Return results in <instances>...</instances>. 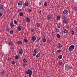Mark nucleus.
I'll use <instances>...</instances> for the list:
<instances>
[{
	"label": "nucleus",
	"mask_w": 77,
	"mask_h": 77,
	"mask_svg": "<svg viewBox=\"0 0 77 77\" xmlns=\"http://www.w3.org/2000/svg\"><path fill=\"white\" fill-rule=\"evenodd\" d=\"M7 31L8 32H9V31H10V29L9 28H8L7 29Z\"/></svg>",
	"instance_id": "nucleus-44"
},
{
	"label": "nucleus",
	"mask_w": 77,
	"mask_h": 77,
	"mask_svg": "<svg viewBox=\"0 0 77 77\" xmlns=\"http://www.w3.org/2000/svg\"><path fill=\"white\" fill-rule=\"evenodd\" d=\"M15 59H19V57L18 56V55H16L15 56Z\"/></svg>",
	"instance_id": "nucleus-24"
},
{
	"label": "nucleus",
	"mask_w": 77,
	"mask_h": 77,
	"mask_svg": "<svg viewBox=\"0 0 77 77\" xmlns=\"http://www.w3.org/2000/svg\"><path fill=\"white\" fill-rule=\"evenodd\" d=\"M58 63L60 65H62V63L61 61L59 62Z\"/></svg>",
	"instance_id": "nucleus-31"
},
{
	"label": "nucleus",
	"mask_w": 77,
	"mask_h": 77,
	"mask_svg": "<svg viewBox=\"0 0 77 77\" xmlns=\"http://www.w3.org/2000/svg\"><path fill=\"white\" fill-rule=\"evenodd\" d=\"M19 77H22V76H20Z\"/></svg>",
	"instance_id": "nucleus-60"
},
{
	"label": "nucleus",
	"mask_w": 77,
	"mask_h": 77,
	"mask_svg": "<svg viewBox=\"0 0 77 77\" xmlns=\"http://www.w3.org/2000/svg\"><path fill=\"white\" fill-rule=\"evenodd\" d=\"M60 19V17L59 16H58L57 17V20H59Z\"/></svg>",
	"instance_id": "nucleus-23"
},
{
	"label": "nucleus",
	"mask_w": 77,
	"mask_h": 77,
	"mask_svg": "<svg viewBox=\"0 0 77 77\" xmlns=\"http://www.w3.org/2000/svg\"><path fill=\"white\" fill-rule=\"evenodd\" d=\"M68 32V30L66 29H64V33H66Z\"/></svg>",
	"instance_id": "nucleus-26"
},
{
	"label": "nucleus",
	"mask_w": 77,
	"mask_h": 77,
	"mask_svg": "<svg viewBox=\"0 0 77 77\" xmlns=\"http://www.w3.org/2000/svg\"><path fill=\"white\" fill-rule=\"evenodd\" d=\"M8 61H10V60H11V59L9 60V58H8Z\"/></svg>",
	"instance_id": "nucleus-51"
},
{
	"label": "nucleus",
	"mask_w": 77,
	"mask_h": 77,
	"mask_svg": "<svg viewBox=\"0 0 77 77\" xmlns=\"http://www.w3.org/2000/svg\"><path fill=\"white\" fill-rule=\"evenodd\" d=\"M25 6H28V3L27 2H25Z\"/></svg>",
	"instance_id": "nucleus-40"
},
{
	"label": "nucleus",
	"mask_w": 77,
	"mask_h": 77,
	"mask_svg": "<svg viewBox=\"0 0 77 77\" xmlns=\"http://www.w3.org/2000/svg\"><path fill=\"white\" fill-rule=\"evenodd\" d=\"M28 11H29V12H31V11H32V9L29 8V9Z\"/></svg>",
	"instance_id": "nucleus-45"
},
{
	"label": "nucleus",
	"mask_w": 77,
	"mask_h": 77,
	"mask_svg": "<svg viewBox=\"0 0 77 77\" xmlns=\"http://www.w3.org/2000/svg\"><path fill=\"white\" fill-rule=\"evenodd\" d=\"M22 11V10L21 9H19V8H18V12H21V11Z\"/></svg>",
	"instance_id": "nucleus-33"
},
{
	"label": "nucleus",
	"mask_w": 77,
	"mask_h": 77,
	"mask_svg": "<svg viewBox=\"0 0 77 77\" xmlns=\"http://www.w3.org/2000/svg\"><path fill=\"white\" fill-rule=\"evenodd\" d=\"M42 41L43 42H46V39L45 38H44L42 39Z\"/></svg>",
	"instance_id": "nucleus-36"
},
{
	"label": "nucleus",
	"mask_w": 77,
	"mask_h": 77,
	"mask_svg": "<svg viewBox=\"0 0 77 77\" xmlns=\"http://www.w3.org/2000/svg\"><path fill=\"white\" fill-rule=\"evenodd\" d=\"M38 54L39 55H40V54H41V53H40V52H39L38 53Z\"/></svg>",
	"instance_id": "nucleus-56"
},
{
	"label": "nucleus",
	"mask_w": 77,
	"mask_h": 77,
	"mask_svg": "<svg viewBox=\"0 0 77 77\" xmlns=\"http://www.w3.org/2000/svg\"><path fill=\"white\" fill-rule=\"evenodd\" d=\"M74 49V46L73 45H72L69 48V51H72Z\"/></svg>",
	"instance_id": "nucleus-2"
},
{
	"label": "nucleus",
	"mask_w": 77,
	"mask_h": 77,
	"mask_svg": "<svg viewBox=\"0 0 77 77\" xmlns=\"http://www.w3.org/2000/svg\"><path fill=\"white\" fill-rule=\"evenodd\" d=\"M22 4H23V2L21 1H19L18 2V6H21V5H22Z\"/></svg>",
	"instance_id": "nucleus-10"
},
{
	"label": "nucleus",
	"mask_w": 77,
	"mask_h": 77,
	"mask_svg": "<svg viewBox=\"0 0 77 77\" xmlns=\"http://www.w3.org/2000/svg\"><path fill=\"white\" fill-rule=\"evenodd\" d=\"M17 43L18 44L20 45V44H22V42H21V41H17Z\"/></svg>",
	"instance_id": "nucleus-15"
},
{
	"label": "nucleus",
	"mask_w": 77,
	"mask_h": 77,
	"mask_svg": "<svg viewBox=\"0 0 77 77\" xmlns=\"http://www.w3.org/2000/svg\"><path fill=\"white\" fill-rule=\"evenodd\" d=\"M10 25L11 27H14V23H13V22H11Z\"/></svg>",
	"instance_id": "nucleus-17"
},
{
	"label": "nucleus",
	"mask_w": 77,
	"mask_h": 77,
	"mask_svg": "<svg viewBox=\"0 0 77 77\" xmlns=\"http://www.w3.org/2000/svg\"><path fill=\"white\" fill-rule=\"evenodd\" d=\"M57 38H60V35L59 34H57Z\"/></svg>",
	"instance_id": "nucleus-25"
},
{
	"label": "nucleus",
	"mask_w": 77,
	"mask_h": 77,
	"mask_svg": "<svg viewBox=\"0 0 77 77\" xmlns=\"http://www.w3.org/2000/svg\"><path fill=\"white\" fill-rule=\"evenodd\" d=\"M64 24H66L67 23V20L66 19H64L63 21Z\"/></svg>",
	"instance_id": "nucleus-18"
},
{
	"label": "nucleus",
	"mask_w": 77,
	"mask_h": 77,
	"mask_svg": "<svg viewBox=\"0 0 77 77\" xmlns=\"http://www.w3.org/2000/svg\"><path fill=\"white\" fill-rule=\"evenodd\" d=\"M69 65L68 64H67L66 66V68L67 70H68L69 69L68 68L69 67Z\"/></svg>",
	"instance_id": "nucleus-16"
},
{
	"label": "nucleus",
	"mask_w": 77,
	"mask_h": 77,
	"mask_svg": "<svg viewBox=\"0 0 77 77\" xmlns=\"http://www.w3.org/2000/svg\"><path fill=\"white\" fill-rule=\"evenodd\" d=\"M36 56V54L33 53V56Z\"/></svg>",
	"instance_id": "nucleus-49"
},
{
	"label": "nucleus",
	"mask_w": 77,
	"mask_h": 77,
	"mask_svg": "<svg viewBox=\"0 0 77 77\" xmlns=\"http://www.w3.org/2000/svg\"><path fill=\"white\" fill-rule=\"evenodd\" d=\"M19 53L20 54H22L23 53V49H20L19 51Z\"/></svg>",
	"instance_id": "nucleus-4"
},
{
	"label": "nucleus",
	"mask_w": 77,
	"mask_h": 77,
	"mask_svg": "<svg viewBox=\"0 0 77 77\" xmlns=\"http://www.w3.org/2000/svg\"><path fill=\"white\" fill-rule=\"evenodd\" d=\"M41 39V37L40 36H38L37 38V42H39Z\"/></svg>",
	"instance_id": "nucleus-9"
},
{
	"label": "nucleus",
	"mask_w": 77,
	"mask_h": 77,
	"mask_svg": "<svg viewBox=\"0 0 77 77\" xmlns=\"http://www.w3.org/2000/svg\"><path fill=\"white\" fill-rule=\"evenodd\" d=\"M74 10L75 11H77V7H74Z\"/></svg>",
	"instance_id": "nucleus-27"
},
{
	"label": "nucleus",
	"mask_w": 77,
	"mask_h": 77,
	"mask_svg": "<svg viewBox=\"0 0 77 77\" xmlns=\"http://www.w3.org/2000/svg\"><path fill=\"white\" fill-rule=\"evenodd\" d=\"M38 5H39V6H41V5H42V3H41V2H39Z\"/></svg>",
	"instance_id": "nucleus-42"
},
{
	"label": "nucleus",
	"mask_w": 77,
	"mask_h": 77,
	"mask_svg": "<svg viewBox=\"0 0 77 77\" xmlns=\"http://www.w3.org/2000/svg\"><path fill=\"white\" fill-rule=\"evenodd\" d=\"M48 5V4H47V3L45 2L44 3V6H47Z\"/></svg>",
	"instance_id": "nucleus-32"
},
{
	"label": "nucleus",
	"mask_w": 77,
	"mask_h": 77,
	"mask_svg": "<svg viewBox=\"0 0 77 77\" xmlns=\"http://www.w3.org/2000/svg\"><path fill=\"white\" fill-rule=\"evenodd\" d=\"M8 44L10 45H13V43L11 42H9Z\"/></svg>",
	"instance_id": "nucleus-19"
},
{
	"label": "nucleus",
	"mask_w": 77,
	"mask_h": 77,
	"mask_svg": "<svg viewBox=\"0 0 77 77\" xmlns=\"http://www.w3.org/2000/svg\"><path fill=\"white\" fill-rule=\"evenodd\" d=\"M57 32H59V29L57 28L56 29Z\"/></svg>",
	"instance_id": "nucleus-46"
},
{
	"label": "nucleus",
	"mask_w": 77,
	"mask_h": 77,
	"mask_svg": "<svg viewBox=\"0 0 77 77\" xmlns=\"http://www.w3.org/2000/svg\"><path fill=\"white\" fill-rule=\"evenodd\" d=\"M64 18H65V17H64V16L62 17V18H63V19H64Z\"/></svg>",
	"instance_id": "nucleus-53"
},
{
	"label": "nucleus",
	"mask_w": 77,
	"mask_h": 77,
	"mask_svg": "<svg viewBox=\"0 0 77 77\" xmlns=\"http://www.w3.org/2000/svg\"><path fill=\"white\" fill-rule=\"evenodd\" d=\"M69 68L70 69H72V67H71V66L69 67Z\"/></svg>",
	"instance_id": "nucleus-50"
},
{
	"label": "nucleus",
	"mask_w": 77,
	"mask_h": 77,
	"mask_svg": "<svg viewBox=\"0 0 77 77\" xmlns=\"http://www.w3.org/2000/svg\"><path fill=\"white\" fill-rule=\"evenodd\" d=\"M36 47H38L39 46L38 45H36Z\"/></svg>",
	"instance_id": "nucleus-54"
},
{
	"label": "nucleus",
	"mask_w": 77,
	"mask_h": 77,
	"mask_svg": "<svg viewBox=\"0 0 77 77\" xmlns=\"http://www.w3.org/2000/svg\"><path fill=\"white\" fill-rule=\"evenodd\" d=\"M71 33L72 35H74V32L73 29H71Z\"/></svg>",
	"instance_id": "nucleus-22"
},
{
	"label": "nucleus",
	"mask_w": 77,
	"mask_h": 77,
	"mask_svg": "<svg viewBox=\"0 0 77 77\" xmlns=\"http://www.w3.org/2000/svg\"><path fill=\"white\" fill-rule=\"evenodd\" d=\"M2 15H3V14L2 12H0V17H2Z\"/></svg>",
	"instance_id": "nucleus-43"
},
{
	"label": "nucleus",
	"mask_w": 77,
	"mask_h": 77,
	"mask_svg": "<svg viewBox=\"0 0 77 77\" xmlns=\"http://www.w3.org/2000/svg\"><path fill=\"white\" fill-rule=\"evenodd\" d=\"M23 66L24 67H25L27 66V64L26 63H23Z\"/></svg>",
	"instance_id": "nucleus-41"
},
{
	"label": "nucleus",
	"mask_w": 77,
	"mask_h": 77,
	"mask_svg": "<svg viewBox=\"0 0 77 77\" xmlns=\"http://www.w3.org/2000/svg\"><path fill=\"white\" fill-rule=\"evenodd\" d=\"M17 30L19 31H20L21 30V27L20 26H18L17 27Z\"/></svg>",
	"instance_id": "nucleus-21"
},
{
	"label": "nucleus",
	"mask_w": 77,
	"mask_h": 77,
	"mask_svg": "<svg viewBox=\"0 0 77 77\" xmlns=\"http://www.w3.org/2000/svg\"><path fill=\"white\" fill-rule=\"evenodd\" d=\"M67 12V11L66 10H64L63 12V13H64V14H66Z\"/></svg>",
	"instance_id": "nucleus-37"
},
{
	"label": "nucleus",
	"mask_w": 77,
	"mask_h": 77,
	"mask_svg": "<svg viewBox=\"0 0 77 77\" xmlns=\"http://www.w3.org/2000/svg\"><path fill=\"white\" fill-rule=\"evenodd\" d=\"M47 20H50V19L51 18V16L49 14V15H48L47 16Z\"/></svg>",
	"instance_id": "nucleus-8"
},
{
	"label": "nucleus",
	"mask_w": 77,
	"mask_h": 77,
	"mask_svg": "<svg viewBox=\"0 0 77 77\" xmlns=\"http://www.w3.org/2000/svg\"><path fill=\"white\" fill-rule=\"evenodd\" d=\"M31 31L32 32H35V30H34L33 29H31Z\"/></svg>",
	"instance_id": "nucleus-48"
},
{
	"label": "nucleus",
	"mask_w": 77,
	"mask_h": 77,
	"mask_svg": "<svg viewBox=\"0 0 77 77\" xmlns=\"http://www.w3.org/2000/svg\"><path fill=\"white\" fill-rule=\"evenodd\" d=\"M23 63H27V60H26V59L25 58H24L23 60Z\"/></svg>",
	"instance_id": "nucleus-14"
},
{
	"label": "nucleus",
	"mask_w": 77,
	"mask_h": 77,
	"mask_svg": "<svg viewBox=\"0 0 77 77\" xmlns=\"http://www.w3.org/2000/svg\"><path fill=\"white\" fill-rule=\"evenodd\" d=\"M2 66H1V65L0 64V68H1V67Z\"/></svg>",
	"instance_id": "nucleus-58"
},
{
	"label": "nucleus",
	"mask_w": 77,
	"mask_h": 77,
	"mask_svg": "<svg viewBox=\"0 0 77 77\" xmlns=\"http://www.w3.org/2000/svg\"><path fill=\"white\" fill-rule=\"evenodd\" d=\"M58 57L60 59H62V55H59L58 56Z\"/></svg>",
	"instance_id": "nucleus-20"
},
{
	"label": "nucleus",
	"mask_w": 77,
	"mask_h": 77,
	"mask_svg": "<svg viewBox=\"0 0 77 77\" xmlns=\"http://www.w3.org/2000/svg\"><path fill=\"white\" fill-rule=\"evenodd\" d=\"M70 53H72V52H71V51H70Z\"/></svg>",
	"instance_id": "nucleus-59"
},
{
	"label": "nucleus",
	"mask_w": 77,
	"mask_h": 77,
	"mask_svg": "<svg viewBox=\"0 0 77 77\" xmlns=\"http://www.w3.org/2000/svg\"><path fill=\"white\" fill-rule=\"evenodd\" d=\"M12 63L13 65H15V61L14 60H13L12 61Z\"/></svg>",
	"instance_id": "nucleus-39"
},
{
	"label": "nucleus",
	"mask_w": 77,
	"mask_h": 77,
	"mask_svg": "<svg viewBox=\"0 0 77 77\" xmlns=\"http://www.w3.org/2000/svg\"><path fill=\"white\" fill-rule=\"evenodd\" d=\"M42 12V11H39V13L40 14H41V13Z\"/></svg>",
	"instance_id": "nucleus-52"
},
{
	"label": "nucleus",
	"mask_w": 77,
	"mask_h": 77,
	"mask_svg": "<svg viewBox=\"0 0 77 77\" xmlns=\"http://www.w3.org/2000/svg\"><path fill=\"white\" fill-rule=\"evenodd\" d=\"M39 56V54H37V55L36 56V57L37 58H38Z\"/></svg>",
	"instance_id": "nucleus-47"
},
{
	"label": "nucleus",
	"mask_w": 77,
	"mask_h": 77,
	"mask_svg": "<svg viewBox=\"0 0 77 77\" xmlns=\"http://www.w3.org/2000/svg\"><path fill=\"white\" fill-rule=\"evenodd\" d=\"M67 28H68V29H69V26H67Z\"/></svg>",
	"instance_id": "nucleus-57"
},
{
	"label": "nucleus",
	"mask_w": 77,
	"mask_h": 77,
	"mask_svg": "<svg viewBox=\"0 0 77 77\" xmlns=\"http://www.w3.org/2000/svg\"><path fill=\"white\" fill-rule=\"evenodd\" d=\"M3 5L0 4V9H2V10H4L5 9H4V8H3Z\"/></svg>",
	"instance_id": "nucleus-6"
},
{
	"label": "nucleus",
	"mask_w": 77,
	"mask_h": 77,
	"mask_svg": "<svg viewBox=\"0 0 77 77\" xmlns=\"http://www.w3.org/2000/svg\"><path fill=\"white\" fill-rule=\"evenodd\" d=\"M24 41L25 42V43H26L27 42H28V41L27 40L26 38L24 39Z\"/></svg>",
	"instance_id": "nucleus-30"
},
{
	"label": "nucleus",
	"mask_w": 77,
	"mask_h": 77,
	"mask_svg": "<svg viewBox=\"0 0 77 77\" xmlns=\"http://www.w3.org/2000/svg\"><path fill=\"white\" fill-rule=\"evenodd\" d=\"M57 53H60V52H61V50H59L57 51Z\"/></svg>",
	"instance_id": "nucleus-29"
},
{
	"label": "nucleus",
	"mask_w": 77,
	"mask_h": 77,
	"mask_svg": "<svg viewBox=\"0 0 77 77\" xmlns=\"http://www.w3.org/2000/svg\"><path fill=\"white\" fill-rule=\"evenodd\" d=\"M57 27L58 28H60L61 27V24L60 23H58L57 24Z\"/></svg>",
	"instance_id": "nucleus-7"
},
{
	"label": "nucleus",
	"mask_w": 77,
	"mask_h": 77,
	"mask_svg": "<svg viewBox=\"0 0 77 77\" xmlns=\"http://www.w3.org/2000/svg\"><path fill=\"white\" fill-rule=\"evenodd\" d=\"M6 75L7 77H8V74H6Z\"/></svg>",
	"instance_id": "nucleus-55"
},
{
	"label": "nucleus",
	"mask_w": 77,
	"mask_h": 77,
	"mask_svg": "<svg viewBox=\"0 0 77 77\" xmlns=\"http://www.w3.org/2000/svg\"><path fill=\"white\" fill-rule=\"evenodd\" d=\"M25 73L26 74H29V77H31L32 76V74L33 73V71H32V70L29 69L28 70H26Z\"/></svg>",
	"instance_id": "nucleus-1"
},
{
	"label": "nucleus",
	"mask_w": 77,
	"mask_h": 77,
	"mask_svg": "<svg viewBox=\"0 0 77 77\" xmlns=\"http://www.w3.org/2000/svg\"><path fill=\"white\" fill-rule=\"evenodd\" d=\"M32 41H35V40H36V37H35V36H33L32 38Z\"/></svg>",
	"instance_id": "nucleus-12"
},
{
	"label": "nucleus",
	"mask_w": 77,
	"mask_h": 77,
	"mask_svg": "<svg viewBox=\"0 0 77 77\" xmlns=\"http://www.w3.org/2000/svg\"><path fill=\"white\" fill-rule=\"evenodd\" d=\"M14 33V31H13V30H11L10 31V34H12V33Z\"/></svg>",
	"instance_id": "nucleus-35"
},
{
	"label": "nucleus",
	"mask_w": 77,
	"mask_h": 77,
	"mask_svg": "<svg viewBox=\"0 0 77 77\" xmlns=\"http://www.w3.org/2000/svg\"><path fill=\"white\" fill-rule=\"evenodd\" d=\"M5 73V70H2L0 74H1V75H4Z\"/></svg>",
	"instance_id": "nucleus-5"
},
{
	"label": "nucleus",
	"mask_w": 77,
	"mask_h": 77,
	"mask_svg": "<svg viewBox=\"0 0 77 77\" xmlns=\"http://www.w3.org/2000/svg\"><path fill=\"white\" fill-rule=\"evenodd\" d=\"M38 51H36V49H35L33 51V53H34L35 54H36V53H38Z\"/></svg>",
	"instance_id": "nucleus-13"
},
{
	"label": "nucleus",
	"mask_w": 77,
	"mask_h": 77,
	"mask_svg": "<svg viewBox=\"0 0 77 77\" xmlns=\"http://www.w3.org/2000/svg\"><path fill=\"white\" fill-rule=\"evenodd\" d=\"M36 26L37 27H39L40 26V24L39 23H37L36 24Z\"/></svg>",
	"instance_id": "nucleus-34"
},
{
	"label": "nucleus",
	"mask_w": 77,
	"mask_h": 77,
	"mask_svg": "<svg viewBox=\"0 0 77 77\" xmlns=\"http://www.w3.org/2000/svg\"><path fill=\"white\" fill-rule=\"evenodd\" d=\"M57 47L58 48H62V44L59 43L58 44Z\"/></svg>",
	"instance_id": "nucleus-3"
},
{
	"label": "nucleus",
	"mask_w": 77,
	"mask_h": 77,
	"mask_svg": "<svg viewBox=\"0 0 77 77\" xmlns=\"http://www.w3.org/2000/svg\"><path fill=\"white\" fill-rule=\"evenodd\" d=\"M26 21L27 22H30V18L29 17H27L26 18Z\"/></svg>",
	"instance_id": "nucleus-11"
},
{
	"label": "nucleus",
	"mask_w": 77,
	"mask_h": 77,
	"mask_svg": "<svg viewBox=\"0 0 77 77\" xmlns=\"http://www.w3.org/2000/svg\"><path fill=\"white\" fill-rule=\"evenodd\" d=\"M19 15L21 17H22V16H23V13L22 12L20 13L19 14Z\"/></svg>",
	"instance_id": "nucleus-28"
},
{
	"label": "nucleus",
	"mask_w": 77,
	"mask_h": 77,
	"mask_svg": "<svg viewBox=\"0 0 77 77\" xmlns=\"http://www.w3.org/2000/svg\"><path fill=\"white\" fill-rule=\"evenodd\" d=\"M14 23L15 24H17V20H14Z\"/></svg>",
	"instance_id": "nucleus-38"
}]
</instances>
